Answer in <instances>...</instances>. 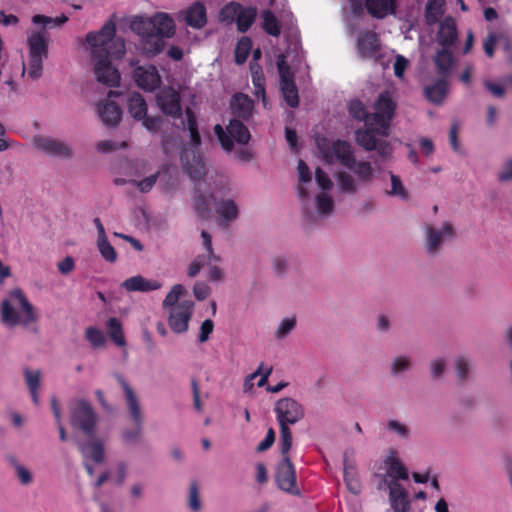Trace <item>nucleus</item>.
Instances as JSON below:
<instances>
[{"label":"nucleus","instance_id":"nucleus-2","mask_svg":"<svg viewBox=\"0 0 512 512\" xmlns=\"http://www.w3.org/2000/svg\"><path fill=\"white\" fill-rule=\"evenodd\" d=\"M117 24L121 30L130 32H175L174 19L165 12H158L151 17L134 15L118 18L112 14L99 32H116Z\"/></svg>","mask_w":512,"mask_h":512},{"label":"nucleus","instance_id":"nucleus-64","mask_svg":"<svg viewBox=\"0 0 512 512\" xmlns=\"http://www.w3.org/2000/svg\"><path fill=\"white\" fill-rule=\"evenodd\" d=\"M497 180L501 183L512 181V158L503 162L497 174Z\"/></svg>","mask_w":512,"mask_h":512},{"label":"nucleus","instance_id":"nucleus-63","mask_svg":"<svg viewBox=\"0 0 512 512\" xmlns=\"http://www.w3.org/2000/svg\"><path fill=\"white\" fill-rule=\"evenodd\" d=\"M24 377H25V382H26L29 390L39 389L40 378H41L40 370L31 371L30 369L25 368L24 369Z\"/></svg>","mask_w":512,"mask_h":512},{"label":"nucleus","instance_id":"nucleus-59","mask_svg":"<svg viewBox=\"0 0 512 512\" xmlns=\"http://www.w3.org/2000/svg\"><path fill=\"white\" fill-rule=\"evenodd\" d=\"M447 367V362L443 358H437L430 362L429 369L432 379L438 380L443 377Z\"/></svg>","mask_w":512,"mask_h":512},{"label":"nucleus","instance_id":"nucleus-9","mask_svg":"<svg viewBox=\"0 0 512 512\" xmlns=\"http://www.w3.org/2000/svg\"><path fill=\"white\" fill-rule=\"evenodd\" d=\"M374 108L375 112L371 114V121L378 126V133L387 137L396 109V102L392 99L389 91L379 94Z\"/></svg>","mask_w":512,"mask_h":512},{"label":"nucleus","instance_id":"nucleus-21","mask_svg":"<svg viewBox=\"0 0 512 512\" xmlns=\"http://www.w3.org/2000/svg\"><path fill=\"white\" fill-rule=\"evenodd\" d=\"M177 18L179 21H184L191 28L199 30L207 22L206 8L202 2L196 1L187 9L179 11Z\"/></svg>","mask_w":512,"mask_h":512},{"label":"nucleus","instance_id":"nucleus-29","mask_svg":"<svg viewBox=\"0 0 512 512\" xmlns=\"http://www.w3.org/2000/svg\"><path fill=\"white\" fill-rule=\"evenodd\" d=\"M243 122L242 120L231 118L226 126L230 138L240 145H246L251 140V134Z\"/></svg>","mask_w":512,"mask_h":512},{"label":"nucleus","instance_id":"nucleus-7","mask_svg":"<svg viewBox=\"0 0 512 512\" xmlns=\"http://www.w3.org/2000/svg\"><path fill=\"white\" fill-rule=\"evenodd\" d=\"M378 136L383 137L378 133V127L360 128L355 131L356 143L365 151H376L378 158L384 161L391 156L393 148L390 142Z\"/></svg>","mask_w":512,"mask_h":512},{"label":"nucleus","instance_id":"nucleus-15","mask_svg":"<svg viewBox=\"0 0 512 512\" xmlns=\"http://www.w3.org/2000/svg\"><path fill=\"white\" fill-rule=\"evenodd\" d=\"M193 308L194 303L191 300H183L170 309L168 324L173 332L181 334L188 330Z\"/></svg>","mask_w":512,"mask_h":512},{"label":"nucleus","instance_id":"nucleus-46","mask_svg":"<svg viewBox=\"0 0 512 512\" xmlns=\"http://www.w3.org/2000/svg\"><path fill=\"white\" fill-rule=\"evenodd\" d=\"M348 111L352 118L358 121H370L371 115L366 111L365 105L359 99L349 102Z\"/></svg>","mask_w":512,"mask_h":512},{"label":"nucleus","instance_id":"nucleus-44","mask_svg":"<svg viewBox=\"0 0 512 512\" xmlns=\"http://www.w3.org/2000/svg\"><path fill=\"white\" fill-rule=\"evenodd\" d=\"M507 34H489L488 37L484 40L483 48L488 57H492L494 54V47L497 42L503 41L504 50L508 51L510 49V44L508 39L506 38Z\"/></svg>","mask_w":512,"mask_h":512},{"label":"nucleus","instance_id":"nucleus-41","mask_svg":"<svg viewBox=\"0 0 512 512\" xmlns=\"http://www.w3.org/2000/svg\"><path fill=\"white\" fill-rule=\"evenodd\" d=\"M67 20H68V18L64 14H61L56 17H49V16H45V15H35L32 18L33 24H35L36 26H39L43 29H57L62 24H64Z\"/></svg>","mask_w":512,"mask_h":512},{"label":"nucleus","instance_id":"nucleus-45","mask_svg":"<svg viewBox=\"0 0 512 512\" xmlns=\"http://www.w3.org/2000/svg\"><path fill=\"white\" fill-rule=\"evenodd\" d=\"M390 180H391V189L386 192L388 196L398 197L401 200L408 199V192L405 186L402 183V180L398 175H395L393 172H389Z\"/></svg>","mask_w":512,"mask_h":512},{"label":"nucleus","instance_id":"nucleus-61","mask_svg":"<svg viewBox=\"0 0 512 512\" xmlns=\"http://www.w3.org/2000/svg\"><path fill=\"white\" fill-rule=\"evenodd\" d=\"M250 70L252 73L253 84L255 85L257 92L260 90L262 93H264L265 78L261 67L258 64L251 62Z\"/></svg>","mask_w":512,"mask_h":512},{"label":"nucleus","instance_id":"nucleus-12","mask_svg":"<svg viewBox=\"0 0 512 512\" xmlns=\"http://www.w3.org/2000/svg\"><path fill=\"white\" fill-rule=\"evenodd\" d=\"M458 34H436V41L441 46L434 57L437 72L442 77L449 74L454 62L451 47L457 40Z\"/></svg>","mask_w":512,"mask_h":512},{"label":"nucleus","instance_id":"nucleus-50","mask_svg":"<svg viewBox=\"0 0 512 512\" xmlns=\"http://www.w3.org/2000/svg\"><path fill=\"white\" fill-rule=\"evenodd\" d=\"M280 426V452L283 457L288 456V452L292 446V432L289 425L279 424Z\"/></svg>","mask_w":512,"mask_h":512},{"label":"nucleus","instance_id":"nucleus-30","mask_svg":"<svg viewBox=\"0 0 512 512\" xmlns=\"http://www.w3.org/2000/svg\"><path fill=\"white\" fill-rule=\"evenodd\" d=\"M348 451L344 453L343 466H344V482L348 490L354 495L361 492V483L358 478V473L354 463L349 462L347 459Z\"/></svg>","mask_w":512,"mask_h":512},{"label":"nucleus","instance_id":"nucleus-1","mask_svg":"<svg viewBox=\"0 0 512 512\" xmlns=\"http://www.w3.org/2000/svg\"><path fill=\"white\" fill-rule=\"evenodd\" d=\"M83 46L90 50L95 61L94 72L97 80L110 87L118 85L120 74L112 66L110 59H118L124 55V39L118 34H87Z\"/></svg>","mask_w":512,"mask_h":512},{"label":"nucleus","instance_id":"nucleus-37","mask_svg":"<svg viewBox=\"0 0 512 512\" xmlns=\"http://www.w3.org/2000/svg\"><path fill=\"white\" fill-rule=\"evenodd\" d=\"M412 367L413 362L410 356L398 355L391 360L390 374L393 377H399L410 371Z\"/></svg>","mask_w":512,"mask_h":512},{"label":"nucleus","instance_id":"nucleus-60","mask_svg":"<svg viewBox=\"0 0 512 512\" xmlns=\"http://www.w3.org/2000/svg\"><path fill=\"white\" fill-rule=\"evenodd\" d=\"M272 268L275 275L283 277L289 269V261L284 256H276L272 259Z\"/></svg>","mask_w":512,"mask_h":512},{"label":"nucleus","instance_id":"nucleus-42","mask_svg":"<svg viewBox=\"0 0 512 512\" xmlns=\"http://www.w3.org/2000/svg\"><path fill=\"white\" fill-rule=\"evenodd\" d=\"M196 189V196L194 200V210L197 216L201 219H208L211 214L210 200L200 191Z\"/></svg>","mask_w":512,"mask_h":512},{"label":"nucleus","instance_id":"nucleus-38","mask_svg":"<svg viewBox=\"0 0 512 512\" xmlns=\"http://www.w3.org/2000/svg\"><path fill=\"white\" fill-rule=\"evenodd\" d=\"M315 206L319 217H329L334 212V201L325 192L316 195Z\"/></svg>","mask_w":512,"mask_h":512},{"label":"nucleus","instance_id":"nucleus-35","mask_svg":"<svg viewBox=\"0 0 512 512\" xmlns=\"http://www.w3.org/2000/svg\"><path fill=\"white\" fill-rule=\"evenodd\" d=\"M385 464L387 466V475L395 481L407 480L408 479V471L406 467L402 464V462L394 457L389 456L385 460Z\"/></svg>","mask_w":512,"mask_h":512},{"label":"nucleus","instance_id":"nucleus-19","mask_svg":"<svg viewBox=\"0 0 512 512\" xmlns=\"http://www.w3.org/2000/svg\"><path fill=\"white\" fill-rule=\"evenodd\" d=\"M275 479L281 490L291 494L298 493L295 469L288 456L283 457L282 461L278 464Z\"/></svg>","mask_w":512,"mask_h":512},{"label":"nucleus","instance_id":"nucleus-13","mask_svg":"<svg viewBox=\"0 0 512 512\" xmlns=\"http://www.w3.org/2000/svg\"><path fill=\"white\" fill-rule=\"evenodd\" d=\"M274 411L279 424L294 425L305 416L302 404L290 397L279 399L275 403Z\"/></svg>","mask_w":512,"mask_h":512},{"label":"nucleus","instance_id":"nucleus-11","mask_svg":"<svg viewBox=\"0 0 512 512\" xmlns=\"http://www.w3.org/2000/svg\"><path fill=\"white\" fill-rule=\"evenodd\" d=\"M425 249L429 256H436L440 253L445 240H452L456 237L455 228L451 222L445 221L440 228L426 224Z\"/></svg>","mask_w":512,"mask_h":512},{"label":"nucleus","instance_id":"nucleus-27","mask_svg":"<svg viewBox=\"0 0 512 512\" xmlns=\"http://www.w3.org/2000/svg\"><path fill=\"white\" fill-rule=\"evenodd\" d=\"M97 113L102 122L107 126H116L122 116L120 107L113 101H105L97 106Z\"/></svg>","mask_w":512,"mask_h":512},{"label":"nucleus","instance_id":"nucleus-40","mask_svg":"<svg viewBox=\"0 0 512 512\" xmlns=\"http://www.w3.org/2000/svg\"><path fill=\"white\" fill-rule=\"evenodd\" d=\"M107 331L110 339L119 347L126 345L122 324L116 317H112L107 322Z\"/></svg>","mask_w":512,"mask_h":512},{"label":"nucleus","instance_id":"nucleus-17","mask_svg":"<svg viewBox=\"0 0 512 512\" xmlns=\"http://www.w3.org/2000/svg\"><path fill=\"white\" fill-rule=\"evenodd\" d=\"M138 61L132 60L131 66H135L133 70V79L136 85L145 91H154L161 83V77L154 65H137Z\"/></svg>","mask_w":512,"mask_h":512},{"label":"nucleus","instance_id":"nucleus-18","mask_svg":"<svg viewBox=\"0 0 512 512\" xmlns=\"http://www.w3.org/2000/svg\"><path fill=\"white\" fill-rule=\"evenodd\" d=\"M34 146L47 155L59 157L62 159H70L73 157V149L66 142L58 139L38 136L34 138Z\"/></svg>","mask_w":512,"mask_h":512},{"label":"nucleus","instance_id":"nucleus-43","mask_svg":"<svg viewBox=\"0 0 512 512\" xmlns=\"http://www.w3.org/2000/svg\"><path fill=\"white\" fill-rule=\"evenodd\" d=\"M252 49V40L247 37L243 36L239 39L237 42V45L235 47L234 56H235V62L238 65H242L246 62L250 51Z\"/></svg>","mask_w":512,"mask_h":512},{"label":"nucleus","instance_id":"nucleus-26","mask_svg":"<svg viewBox=\"0 0 512 512\" xmlns=\"http://www.w3.org/2000/svg\"><path fill=\"white\" fill-rule=\"evenodd\" d=\"M391 508L394 512H409L411 503L407 490L401 484H392L389 493Z\"/></svg>","mask_w":512,"mask_h":512},{"label":"nucleus","instance_id":"nucleus-8","mask_svg":"<svg viewBox=\"0 0 512 512\" xmlns=\"http://www.w3.org/2000/svg\"><path fill=\"white\" fill-rule=\"evenodd\" d=\"M285 54H279L277 58V69L279 73V85L285 103L291 108L299 106L298 88L294 80V72L287 63Z\"/></svg>","mask_w":512,"mask_h":512},{"label":"nucleus","instance_id":"nucleus-62","mask_svg":"<svg viewBox=\"0 0 512 512\" xmlns=\"http://www.w3.org/2000/svg\"><path fill=\"white\" fill-rule=\"evenodd\" d=\"M263 29L265 32H280V26L274 14L270 11L262 13Z\"/></svg>","mask_w":512,"mask_h":512},{"label":"nucleus","instance_id":"nucleus-6","mask_svg":"<svg viewBox=\"0 0 512 512\" xmlns=\"http://www.w3.org/2000/svg\"><path fill=\"white\" fill-rule=\"evenodd\" d=\"M50 39L48 34H31L27 39L29 49V70L28 75L37 80L42 75L43 60L48 56Z\"/></svg>","mask_w":512,"mask_h":512},{"label":"nucleus","instance_id":"nucleus-20","mask_svg":"<svg viewBox=\"0 0 512 512\" xmlns=\"http://www.w3.org/2000/svg\"><path fill=\"white\" fill-rule=\"evenodd\" d=\"M356 49L361 59H378L382 56L378 34H359Z\"/></svg>","mask_w":512,"mask_h":512},{"label":"nucleus","instance_id":"nucleus-51","mask_svg":"<svg viewBox=\"0 0 512 512\" xmlns=\"http://www.w3.org/2000/svg\"><path fill=\"white\" fill-rule=\"evenodd\" d=\"M85 338L91 343L93 348L103 347L106 343L104 333L96 327H88L85 331Z\"/></svg>","mask_w":512,"mask_h":512},{"label":"nucleus","instance_id":"nucleus-33","mask_svg":"<svg viewBox=\"0 0 512 512\" xmlns=\"http://www.w3.org/2000/svg\"><path fill=\"white\" fill-rule=\"evenodd\" d=\"M128 111L134 119L142 120L147 115V104L139 92H132L127 98Z\"/></svg>","mask_w":512,"mask_h":512},{"label":"nucleus","instance_id":"nucleus-32","mask_svg":"<svg viewBox=\"0 0 512 512\" xmlns=\"http://www.w3.org/2000/svg\"><path fill=\"white\" fill-rule=\"evenodd\" d=\"M447 91V81L444 79H439L435 83L424 88V95L430 102L439 105L446 97Z\"/></svg>","mask_w":512,"mask_h":512},{"label":"nucleus","instance_id":"nucleus-34","mask_svg":"<svg viewBox=\"0 0 512 512\" xmlns=\"http://www.w3.org/2000/svg\"><path fill=\"white\" fill-rule=\"evenodd\" d=\"M186 163L185 168L189 174V176L194 181H200L204 178L206 175V166L203 162L202 158L199 155H195L194 152H192V159L189 160L188 154H185L184 156Z\"/></svg>","mask_w":512,"mask_h":512},{"label":"nucleus","instance_id":"nucleus-16","mask_svg":"<svg viewBox=\"0 0 512 512\" xmlns=\"http://www.w3.org/2000/svg\"><path fill=\"white\" fill-rule=\"evenodd\" d=\"M156 102L163 114L173 118L181 117V97L173 87L165 86L161 88L156 94Z\"/></svg>","mask_w":512,"mask_h":512},{"label":"nucleus","instance_id":"nucleus-55","mask_svg":"<svg viewBox=\"0 0 512 512\" xmlns=\"http://www.w3.org/2000/svg\"><path fill=\"white\" fill-rule=\"evenodd\" d=\"M351 170L364 182H368L372 179L373 168L369 162H357L355 160V166Z\"/></svg>","mask_w":512,"mask_h":512},{"label":"nucleus","instance_id":"nucleus-31","mask_svg":"<svg viewBox=\"0 0 512 512\" xmlns=\"http://www.w3.org/2000/svg\"><path fill=\"white\" fill-rule=\"evenodd\" d=\"M216 212L222 221L228 225L239 217V207L232 199H223L217 203Z\"/></svg>","mask_w":512,"mask_h":512},{"label":"nucleus","instance_id":"nucleus-56","mask_svg":"<svg viewBox=\"0 0 512 512\" xmlns=\"http://www.w3.org/2000/svg\"><path fill=\"white\" fill-rule=\"evenodd\" d=\"M296 324L297 321L295 317L284 318L275 331V338L278 340L284 339L295 329Z\"/></svg>","mask_w":512,"mask_h":512},{"label":"nucleus","instance_id":"nucleus-25","mask_svg":"<svg viewBox=\"0 0 512 512\" xmlns=\"http://www.w3.org/2000/svg\"><path fill=\"white\" fill-rule=\"evenodd\" d=\"M332 154L335 158L348 169H352L355 166V155L350 143L345 140H336L331 146Z\"/></svg>","mask_w":512,"mask_h":512},{"label":"nucleus","instance_id":"nucleus-52","mask_svg":"<svg viewBox=\"0 0 512 512\" xmlns=\"http://www.w3.org/2000/svg\"><path fill=\"white\" fill-rule=\"evenodd\" d=\"M337 182L342 192L350 194L356 193L357 186L355 184L354 178L350 174L346 172H339L337 174Z\"/></svg>","mask_w":512,"mask_h":512},{"label":"nucleus","instance_id":"nucleus-4","mask_svg":"<svg viewBox=\"0 0 512 512\" xmlns=\"http://www.w3.org/2000/svg\"><path fill=\"white\" fill-rule=\"evenodd\" d=\"M69 424L74 435H91L97 432L99 415L85 398L72 399L68 404Z\"/></svg>","mask_w":512,"mask_h":512},{"label":"nucleus","instance_id":"nucleus-28","mask_svg":"<svg viewBox=\"0 0 512 512\" xmlns=\"http://www.w3.org/2000/svg\"><path fill=\"white\" fill-rule=\"evenodd\" d=\"M365 7L370 15L382 19L395 13V0H365Z\"/></svg>","mask_w":512,"mask_h":512},{"label":"nucleus","instance_id":"nucleus-39","mask_svg":"<svg viewBox=\"0 0 512 512\" xmlns=\"http://www.w3.org/2000/svg\"><path fill=\"white\" fill-rule=\"evenodd\" d=\"M257 11L252 7L241 6V11L236 17V24L239 32H246L255 21Z\"/></svg>","mask_w":512,"mask_h":512},{"label":"nucleus","instance_id":"nucleus-10","mask_svg":"<svg viewBox=\"0 0 512 512\" xmlns=\"http://www.w3.org/2000/svg\"><path fill=\"white\" fill-rule=\"evenodd\" d=\"M72 439L83 460H90L94 464H102L105 461V440L99 437L97 432L91 435H73Z\"/></svg>","mask_w":512,"mask_h":512},{"label":"nucleus","instance_id":"nucleus-49","mask_svg":"<svg viewBox=\"0 0 512 512\" xmlns=\"http://www.w3.org/2000/svg\"><path fill=\"white\" fill-rule=\"evenodd\" d=\"M97 247L101 256L109 263H114L117 260V253L114 247L110 244L107 237L97 239Z\"/></svg>","mask_w":512,"mask_h":512},{"label":"nucleus","instance_id":"nucleus-14","mask_svg":"<svg viewBox=\"0 0 512 512\" xmlns=\"http://www.w3.org/2000/svg\"><path fill=\"white\" fill-rule=\"evenodd\" d=\"M445 0H428L425 9V18L428 25L439 24L438 32H456L455 19L443 16Z\"/></svg>","mask_w":512,"mask_h":512},{"label":"nucleus","instance_id":"nucleus-48","mask_svg":"<svg viewBox=\"0 0 512 512\" xmlns=\"http://www.w3.org/2000/svg\"><path fill=\"white\" fill-rule=\"evenodd\" d=\"M241 11V5L235 2L225 5L219 13V19L225 24L235 22L238 13Z\"/></svg>","mask_w":512,"mask_h":512},{"label":"nucleus","instance_id":"nucleus-36","mask_svg":"<svg viewBox=\"0 0 512 512\" xmlns=\"http://www.w3.org/2000/svg\"><path fill=\"white\" fill-rule=\"evenodd\" d=\"M185 116L186 121H183L182 123L184 124V127L189 131L190 142L192 146L199 147L201 145V136L198 131L196 116L191 108H186Z\"/></svg>","mask_w":512,"mask_h":512},{"label":"nucleus","instance_id":"nucleus-22","mask_svg":"<svg viewBox=\"0 0 512 512\" xmlns=\"http://www.w3.org/2000/svg\"><path fill=\"white\" fill-rule=\"evenodd\" d=\"M254 109V102L249 96L243 93H236L230 101L232 118L248 121Z\"/></svg>","mask_w":512,"mask_h":512},{"label":"nucleus","instance_id":"nucleus-53","mask_svg":"<svg viewBox=\"0 0 512 512\" xmlns=\"http://www.w3.org/2000/svg\"><path fill=\"white\" fill-rule=\"evenodd\" d=\"M386 429L396 434L399 438L403 440H407L410 437V429L407 425L399 422L395 419H390L387 421Z\"/></svg>","mask_w":512,"mask_h":512},{"label":"nucleus","instance_id":"nucleus-23","mask_svg":"<svg viewBox=\"0 0 512 512\" xmlns=\"http://www.w3.org/2000/svg\"><path fill=\"white\" fill-rule=\"evenodd\" d=\"M140 48L142 53L152 58L161 53L165 47V38H171L174 34H140Z\"/></svg>","mask_w":512,"mask_h":512},{"label":"nucleus","instance_id":"nucleus-54","mask_svg":"<svg viewBox=\"0 0 512 512\" xmlns=\"http://www.w3.org/2000/svg\"><path fill=\"white\" fill-rule=\"evenodd\" d=\"M185 293V288L181 284H176L172 287L170 292L166 295L165 299L163 300V308H173L176 306L179 302V298L181 295Z\"/></svg>","mask_w":512,"mask_h":512},{"label":"nucleus","instance_id":"nucleus-58","mask_svg":"<svg viewBox=\"0 0 512 512\" xmlns=\"http://www.w3.org/2000/svg\"><path fill=\"white\" fill-rule=\"evenodd\" d=\"M188 507L192 512H199L202 504L199 497V489L196 482H192L189 488Z\"/></svg>","mask_w":512,"mask_h":512},{"label":"nucleus","instance_id":"nucleus-47","mask_svg":"<svg viewBox=\"0 0 512 512\" xmlns=\"http://www.w3.org/2000/svg\"><path fill=\"white\" fill-rule=\"evenodd\" d=\"M454 364L457 378L461 383L466 382L472 369L470 360L464 356H458Z\"/></svg>","mask_w":512,"mask_h":512},{"label":"nucleus","instance_id":"nucleus-5","mask_svg":"<svg viewBox=\"0 0 512 512\" xmlns=\"http://www.w3.org/2000/svg\"><path fill=\"white\" fill-rule=\"evenodd\" d=\"M118 383L121 385L127 404L128 414L134 423L132 429L123 430L121 437L126 444H137L143 432V414L139 400L125 378L120 374H115Z\"/></svg>","mask_w":512,"mask_h":512},{"label":"nucleus","instance_id":"nucleus-3","mask_svg":"<svg viewBox=\"0 0 512 512\" xmlns=\"http://www.w3.org/2000/svg\"><path fill=\"white\" fill-rule=\"evenodd\" d=\"M0 314L1 322L8 327H28L39 318L34 306L20 288L12 289L9 298L2 301Z\"/></svg>","mask_w":512,"mask_h":512},{"label":"nucleus","instance_id":"nucleus-24","mask_svg":"<svg viewBox=\"0 0 512 512\" xmlns=\"http://www.w3.org/2000/svg\"><path fill=\"white\" fill-rule=\"evenodd\" d=\"M121 287L128 292H150L162 287V283L155 279H146L142 275L132 276L122 282Z\"/></svg>","mask_w":512,"mask_h":512},{"label":"nucleus","instance_id":"nucleus-57","mask_svg":"<svg viewBox=\"0 0 512 512\" xmlns=\"http://www.w3.org/2000/svg\"><path fill=\"white\" fill-rule=\"evenodd\" d=\"M214 132L223 150H225L226 152H231L234 148V142L228 135L227 130L225 131L220 124H216L214 126Z\"/></svg>","mask_w":512,"mask_h":512}]
</instances>
